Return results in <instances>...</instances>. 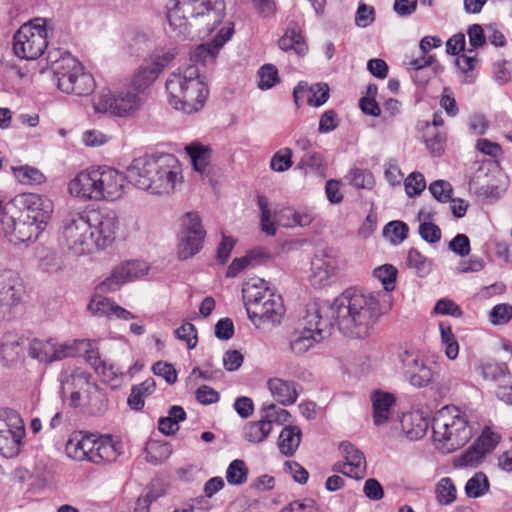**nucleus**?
<instances>
[{
	"label": "nucleus",
	"instance_id": "obj_4",
	"mask_svg": "<svg viewBox=\"0 0 512 512\" xmlns=\"http://www.w3.org/2000/svg\"><path fill=\"white\" fill-rule=\"evenodd\" d=\"M166 91L169 104L186 114L202 109L209 94L197 65L180 67L171 73L166 81Z\"/></svg>",
	"mask_w": 512,
	"mask_h": 512
},
{
	"label": "nucleus",
	"instance_id": "obj_24",
	"mask_svg": "<svg viewBox=\"0 0 512 512\" xmlns=\"http://www.w3.org/2000/svg\"><path fill=\"white\" fill-rule=\"evenodd\" d=\"M233 26L228 23L222 27L217 35L208 43L198 45L191 53V61L206 64L213 62L224 44L231 38Z\"/></svg>",
	"mask_w": 512,
	"mask_h": 512
},
{
	"label": "nucleus",
	"instance_id": "obj_28",
	"mask_svg": "<svg viewBox=\"0 0 512 512\" xmlns=\"http://www.w3.org/2000/svg\"><path fill=\"white\" fill-rule=\"evenodd\" d=\"M373 408V422L379 426L389 420L392 406L395 404L393 394L380 390L374 391L371 395Z\"/></svg>",
	"mask_w": 512,
	"mask_h": 512
},
{
	"label": "nucleus",
	"instance_id": "obj_53",
	"mask_svg": "<svg viewBox=\"0 0 512 512\" xmlns=\"http://www.w3.org/2000/svg\"><path fill=\"white\" fill-rule=\"evenodd\" d=\"M345 178L349 184L358 189H371L374 186L373 174L366 169H351Z\"/></svg>",
	"mask_w": 512,
	"mask_h": 512
},
{
	"label": "nucleus",
	"instance_id": "obj_61",
	"mask_svg": "<svg viewBox=\"0 0 512 512\" xmlns=\"http://www.w3.org/2000/svg\"><path fill=\"white\" fill-rule=\"evenodd\" d=\"M489 319L493 325H504L512 319V305L501 303L495 305L489 312Z\"/></svg>",
	"mask_w": 512,
	"mask_h": 512
},
{
	"label": "nucleus",
	"instance_id": "obj_31",
	"mask_svg": "<svg viewBox=\"0 0 512 512\" xmlns=\"http://www.w3.org/2000/svg\"><path fill=\"white\" fill-rule=\"evenodd\" d=\"M302 439V431L298 426H285L278 437L277 446L280 453L291 457L297 451Z\"/></svg>",
	"mask_w": 512,
	"mask_h": 512
},
{
	"label": "nucleus",
	"instance_id": "obj_16",
	"mask_svg": "<svg viewBox=\"0 0 512 512\" xmlns=\"http://www.w3.org/2000/svg\"><path fill=\"white\" fill-rule=\"evenodd\" d=\"M400 361L403 373L412 386L427 387L434 379L435 368L429 365L418 352L404 351L400 354Z\"/></svg>",
	"mask_w": 512,
	"mask_h": 512
},
{
	"label": "nucleus",
	"instance_id": "obj_59",
	"mask_svg": "<svg viewBox=\"0 0 512 512\" xmlns=\"http://www.w3.org/2000/svg\"><path fill=\"white\" fill-rule=\"evenodd\" d=\"M177 52L175 48H157L149 57V61L153 63L155 68H159L161 71L175 58Z\"/></svg>",
	"mask_w": 512,
	"mask_h": 512
},
{
	"label": "nucleus",
	"instance_id": "obj_19",
	"mask_svg": "<svg viewBox=\"0 0 512 512\" xmlns=\"http://www.w3.org/2000/svg\"><path fill=\"white\" fill-rule=\"evenodd\" d=\"M96 169L99 200H117L124 194L127 173L124 175L118 170L99 166Z\"/></svg>",
	"mask_w": 512,
	"mask_h": 512
},
{
	"label": "nucleus",
	"instance_id": "obj_64",
	"mask_svg": "<svg viewBox=\"0 0 512 512\" xmlns=\"http://www.w3.org/2000/svg\"><path fill=\"white\" fill-rule=\"evenodd\" d=\"M280 512H318L316 502L311 498L295 500L285 505Z\"/></svg>",
	"mask_w": 512,
	"mask_h": 512
},
{
	"label": "nucleus",
	"instance_id": "obj_27",
	"mask_svg": "<svg viewBox=\"0 0 512 512\" xmlns=\"http://www.w3.org/2000/svg\"><path fill=\"white\" fill-rule=\"evenodd\" d=\"M23 341L14 333H6L0 339V361L4 366L15 364L22 352Z\"/></svg>",
	"mask_w": 512,
	"mask_h": 512
},
{
	"label": "nucleus",
	"instance_id": "obj_38",
	"mask_svg": "<svg viewBox=\"0 0 512 512\" xmlns=\"http://www.w3.org/2000/svg\"><path fill=\"white\" fill-rule=\"evenodd\" d=\"M272 431V426L261 416L258 421H250L245 424L242 432L244 440L252 444L264 442Z\"/></svg>",
	"mask_w": 512,
	"mask_h": 512
},
{
	"label": "nucleus",
	"instance_id": "obj_29",
	"mask_svg": "<svg viewBox=\"0 0 512 512\" xmlns=\"http://www.w3.org/2000/svg\"><path fill=\"white\" fill-rule=\"evenodd\" d=\"M122 444L114 441L111 436L97 437L96 456L92 458V463H110L115 461L122 454Z\"/></svg>",
	"mask_w": 512,
	"mask_h": 512
},
{
	"label": "nucleus",
	"instance_id": "obj_40",
	"mask_svg": "<svg viewBox=\"0 0 512 512\" xmlns=\"http://www.w3.org/2000/svg\"><path fill=\"white\" fill-rule=\"evenodd\" d=\"M186 419V412L183 407L174 405L168 410L166 417L158 421V429L164 435H173L179 430V423Z\"/></svg>",
	"mask_w": 512,
	"mask_h": 512
},
{
	"label": "nucleus",
	"instance_id": "obj_56",
	"mask_svg": "<svg viewBox=\"0 0 512 512\" xmlns=\"http://www.w3.org/2000/svg\"><path fill=\"white\" fill-rule=\"evenodd\" d=\"M258 87L261 90H268L280 82L277 68L272 64L263 65L259 71Z\"/></svg>",
	"mask_w": 512,
	"mask_h": 512
},
{
	"label": "nucleus",
	"instance_id": "obj_39",
	"mask_svg": "<svg viewBox=\"0 0 512 512\" xmlns=\"http://www.w3.org/2000/svg\"><path fill=\"white\" fill-rule=\"evenodd\" d=\"M155 388L156 383L152 378H147L142 383L134 385L127 399L129 407L136 411L141 410L144 407L145 398L151 395Z\"/></svg>",
	"mask_w": 512,
	"mask_h": 512
},
{
	"label": "nucleus",
	"instance_id": "obj_45",
	"mask_svg": "<svg viewBox=\"0 0 512 512\" xmlns=\"http://www.w3.org/2000/svg\"><path fill=\"white\" fill-rule=\"evenodd\" d=\"M430 217V214L423 210L418 213V219L420 221L424 220V222L419 225V234L424 241L437 243L441 239V230L434 223L427 221Z\"/></svg>",
	"mask_w": 512,
	"mask_h": 512
},
{
	"label": "nucleus",
	"instance_id": "obj_46",
	"mask_svg": "<svg viewBox=\"0 0 512 512\" xmlns=\"http://www.w3.org/2000/svg\"><path fill=\"white\" fill-rule=\"evenodd\" d=\"M408 226L400 220H394L383 228V236L393 245L402 243L408 235Z\"/></svg>",
	"mask_w": 512,
	"mask_h": 512
},
{
	"label": "nucleus",
	"instance_id": "obj_11",
	"mask_svg": "<svg viewBox=\"0 0 512 512\" xmlns=\"http://www.w3.org/2000/svg\"><path fill=\"white\" fill-rule=\"evenodd\" d=\"M258 206L261 211V230L268 236L276 234V223L285 228L306 227L312 223L314 216L306 210H296L290 207L279 209L272 213L268 207V201L264 196H258Z\"/></svg>",
	"mask_w": 512,
	"mask_h": 512
},
{
	"label": "nucleus",
	"instance_id": "obj_17",
	"mask_svg": "<svg viewBox=\"0 0 512 512\" xmlns=\"http://www.w3.org/2000/svg\"><path fill=\"white\" fill-rule=\"evenodd\" d=\"M94 247L104 249L114 240L119 221L114 211H93L88 215Z\"/></svg>",
	"mask_w": 512,
	"mask_h": 512
},
{
	"label": "nucleus",
	"instance_id": "obj_15",
	"mask_svg": "<svg viewBox=\"0 0 512 512\" xmlns=\"http://www.w3.org/2000/svg\"><path fill=\"white\" fill-rule=\"evenodd\" d=\"M341 259L333 249L318 251L311 260L309 281L320 288L329 285L340 268Z\"/></svg>",
	"mask_w": 512,
	"mask_h": 512
},
{
	"label": "nucleus",
	"instance_id": "obj_49",
	"mask_svg": "<svg viewBox=\"0 0 512 512\" xmlns=\"http://www.w3.org/2000/svg\"><path fill=\"white\" fill-rule=\"evenodd\" d=\"M125 283L127 282L125 281L119 267L115 266L111 271V274L95 287V291L105 294L113 293L118 291Z\"/></svg>",
	"mask_w": 512,
	"mask_h": 512
},
{
	"label": "nucleus",
	"instance_id": "obj_21",
	"mask_svg": "<svg viewBox=\"0 0 512 512\" xmlns=\"http://www.w3.org/2000/svg\"><path fill=\"white\" fill-rule=\"evenodd\" d=\"M285 313L281 295L266 294V299L249 310L248 317L254 323L271 322L280 323Z\"/></svg>",
	"mask_w": 512,
	"mask_h": 512
},
{
	"label": "nucleus",
	"instance_id": "obj_1",
	"mask_svg": "<svg viewBox=\"0 0 512 512\" xmlns=\"http://www.w3.org/2000/svg\"><path fill=\"white\" fill-rule=\"evenodd\" d=\"M390 296L382 292H363L356 288L344 290L327 307L312 306L307 310L303 326L289 336L290 351L302 356L331 335L333 325L352 339L371 335L380 318L390 308Z\"/></svg>",
	"mask_w": 512,
	"mask_h": 512
},
{
	"label": "nucleus",
	"instance_id": "obj_55",
	"mask_svg": "<svg viewBox=\"0 0 512 512\" xmlns=\"http://www.w3.org/2000/svg\"><path fill=\"white\" fill-rule=\"evenodd\" d=\"M260 416H262L263 419L268 421L272 426L273 423L282 425L287 422L290 417V413L286 409L278 407L275 404H268L262 407Z\"/></svg>",
	"mask_w": 512,
	"mask_h": 512
},
{
	"label": "nucleus",
	"instance_id": "obj_63",
	"mask_svg": "<svg viewBox=\"0 0 512 512\" xmlns=\"http://www.w3.org/2000/svg\"><path fill=\"white\" fill-rule=\"evenodd\" d=\"M39 266L43 272L57 274L64 269L65 263L57 253H49L40 260Z\"/></svg>",
	"mask_w": 512,
	"mask_h": 512
},
{
	"label": "nucleus",
	"instance_id": "obj_44",
	"mask_svg": "<svg viewBox=\"0 0 512 512\" xmlns=\"http://www.w3.org/2000/svg\"><path fill=\"white\" fill-rule=\"evenodd\" d=\"M13 174L23 185H38L44 182L45 176L37 168L28 165L13 167Z\"/></svg>",
	"mask_w": 512,
	"mask_h": 512
},
{
	"label": "nucleus",
	"instance_id": "obj_13",
	"mask_svg": "<svg viewBox=\"0 0 512 512\" xmlns=\"http://www.w3.org/2000/svg\"><path fill=\"white\" fill-rule=\"evenodd\" d=\"M86 341L57 342L53 339H33L29 343L28 355L41 363H52L78 355L79 345Z\"/></svg>",
	"mask_w": 512,
	"mask_h": 512
},
{
	"label": "nucleus",
	"instance_id": "obj_10",
	"mask_svg": "<svg viewBox=\"0 0 512 512\" xmlns=\"http://www.w3.org/2000/svg\"><path fill=\"white\" fill-rule=\"evenodd\" d=\"M48 32L44 19H35L21 26L13 38V50L17 57L26 60L39 58L48 45Z\"/></svg>",
	"mask_w": 512,
	"mask_h": 512
},
{
	"label": "nucleus",
	"instance_id": "obj_30",
	"mask_svg": "<svg viewBox=\"0 0 512 512\" xmlns=\"http://www.w3.org/2000/svg\"><path fill=\"white\" fill-rule=\"evenodd\" d=\"M191 158L194 170L202 177H208L211 173L210 161L212 149L198 143H192L185 148Z\"/></svg>",
	"mask_w": 512,
	"mask_h": 512
},
{
	"label": "nucleus",
	"instance_id": "obj_7",
	"mask_svg": "<svg viewBox=\"0 0 512 512\" xmlns=\"http://www.w3.org/2000/svg\"><path fill=\"white\" fill-rule=\"evenodd\" d=\"M53 74L58 89L66 94L84 97L92 94L96 88L93 76L84 71L81 63L70 55L56 62Z\"/></svg>",
	"mask_w": 512,
	"mask_h": 512
},
{
	"label": "nucleus",
	"instance_id": "obj_26",
	"mask_svg": "<svg viewBox=\"0 0 512 512\" xmlns=\"http://www.w3.org/2000/svg\"><path fill=\"white\" fill-rule=\"evenodd\" d=\"M272 293L273 291L269 288L268 283L263 279L255 278L247 281L242 288V295L247 313L254 306L266 299V294Z\"/></svg>",
	"mask_w": 512,
	"mask_h": 512
},
{
	"label": "nucleus",
	"instance_id": "obj_57",
	"mask_svg": "<svg viewBox=\"0 0 512 512\" xmlns=\"http://www.w3.org/2000/svg\"><path fill=\"white\" fill-rule=\"evenodd\" d=\"M437 500L440 504L449 505L456 499V488L448 477L442 478L436 486Z\"/></svg>",
	"mask_w": 512,
	"mask_h": 512
},
{
	"label": "nucleus",
	"instance_id": "obj_8",
	"mask_svg": "<svg viewBox=\"0 0 512 512\" xmlns=\"http://www.w3.org/2000/svg\"><path fill=\"white\" fill-rule=\"evenodd\" d=\"M88 215L85 212H68L61 225L59 244L74 255L90 253L94 248Z\"/></svg>",
	"mask_w": 512,
	"mask_h": 512
},
{
	"label": "nucleus",
	"instance_id": "obj_5",
	"mask_svg": "<svg viewBox=\"0 0 512 512\" xmlns=\"http://www.w3.org/2000/svg\"><path fill=\"white\" fill-rule=\"evenodd\" d=\"M433 440L445 452L464 446L472 437L467 415L456 406H445L432 421Z\"/></svg>",
	"mask_w": 512,
	"mask_h": 512
},
{
	"label": "nucleus",
	"instance_id": "obj_43",
	"mask_svg": "<svg viewBox=\"0 0 512 512\" xmlns=\"http://www.w3.org/2000/svg\"><path fill=\"white\" fill-rule=\"evenodd\" d=\"M489 480L483 472H477L465 485V493L469 498H478L489 491Z\"/></svg>",
	"mask_w": 512,
	"mask_h": 512
},
{
	"label": "nucleus",
	"instance_id": "obj_58",
	"mask_svg": "<svg viewBox=\"0 0 512 512\" xmlns=\"http://www.w3.org/2000/svg\"><path fill=\"white\" fill-rule=\"evenodd\" d=\"M292 150L290 148H283L277 151L270 160V167L275 172H284L291 168Z\"/></svg>",
	"mask_w": 512,
	"mask_h": 512
},
{
	"label": "nucleus",
	"instance_id": "obj_54",
	"mask_svg": "<svg viewBox=\"0 0 512 512\" xmlns=\"http://www.w3.org/2000/svg\"><path fill=\"white\" fill-rule=\"evenodd\" d=\"M439 329L441 333V341L445 350V354L449 359L454 360L459 353V345L456 340V337L453 334L452 329L449 325L440 323Z\"/></svg>",
	"mask_w": 512,
	"mask_h": 512
},
{
	"label": "nucleus",
	"instance_id": "obj_37",
	"mask_svg": "<svg viewBox=\"0 0 512 512\" xmlns=\"http://www.w3.org/2000/svg\"><path fill=\"white\" fill-rule=\"evenodd\" d=\"M279 48L283 51H294L295 54L303 56L308 50L306 41L301 32L295 27L288 28L278 41Z\"/></svg>",
	"mask_w": 512,
	"mask_h": 512
},
{
	"label": "nucleus",
	"instance_id": "obj_35",
	"mask_svg": "<svg viewBox=\"0 0 512 512\" xmlns=\"http://www.w3.org/2000/svg\"><path fill=\"white\" fill-rule=\"evenodd\" d=\"M12 224L11 230H6L7 234L14 236L17 242H26L35 240L42 231L36 225L25 219L15 220L13 217L7 218V224Z\"/></svg>",
	"mask_w": 512,
	"mask_h": 512
},
{
	"label": "nucleus",
	"instance_id": "obj_33",
	"mask_svg": "<svg viewBox=\"0 0 512 512\" xmlns=\"http://www.w3.org/2000/svg\"><path fill=\"white\" fill-rule=\"evenodd\" d=\"M159 74V68H155L153 63L146 59L135 71L130 87L143 95V91L157 79Z\"/></svg>",
	"mask_w": 512,
	"mask_h": 512
},
{
	"label": "nucleus",
	"instance_id": "obj_9",
	"mask_svg": "<svg viewBox=\"0 0 512 512\" xmlns=\"http://www.w3.org/2000/svg\"><path fill=\"white\" fill-rule=\"evenodd\" d=\"M144 103V97L130 86L117 92L101 91L93 102L96 113L107 114L119 118H130L136 115Z\"/></svg>",
	"mask_w": 512,
	"mask_h": 512
},
{
	"label": "nucleus",
	"instance_id": "obj_52",
	"mask_svg": "<svg viewBox=\"0 0 512 512\" xmlns=\"http://www.w3.org/2000/svg\"><path fill=\"white\" fill-rule=\"evenodd\" d=\"M126 282L136 280L144 276L148 271V265L144 261H126L117 265Z\"/></svg>",
	"mask_w": 512,
	"mask_h": 512
},
{
	"label": "nucleus",
	"instance_id": "obj_60",
	"mask_svg": "<svg viewBox=\"0 0 512 512\" xmlns=\"http://www.w3.org/2000/svg\"><path fill=\"white\" fill-rule=\"evenodd\" d=\"M484 457L485 454L474 444L455 461V465L459 467H477Z\"/></svg>",
	"mask_w": 512,
	"mask_h": 512
},
{
	"label": "nucleus",
	"instance_id": "obj_20",
	"mask_svg": "<svg viewBox=\"0 0 512 512\" xmlns=\"http://www.w3.org/2000/svg\"><path fill=\"white\" fill-rule=\"evenodd\" d=\"M344 462H336L332 470L354 479H362L366 474V459L362 451L350 442H342L339 446Z\"/></svg>",
	"mask_w": 512,
	"mask_h": 512
},
{
	"label": "nucleus",
	"instance_id": "obj_48",
	"mask_svg": "<svg viewBox=\"0 0 512 512\" xmlns=\"http://www.w3.org/2000/svg\"><path fill=\"white\" fill-rule=\"evenodd\" d=\"M407 265L415 270L419 277L427 276L432 268V262L417 249H410L407 255Z\"/></svg>",
	"mask_w": 512,
	"mask_h": 512
},
{
	"label": "nucleus",
	"instance_id": "obj_23",
	"mask_svg": "<svg viewBox=\"0 0 512 512\" xmlns=\"http://www.w3.org/2000/svg\"><path fill=\"white\" fill-rule=\"evenodd\" d=\"M69 193L82 200H99L96 169L79 172L68 184Z\"/></svg>",
	"mask_w": 512,
	"mask_h": 512
},
{
	"label": "nucleus",
	"instance_id": "obj_3",
	"mask_svg": "<svg viewBox=\"0 0 512 512\" xmlns=\"http://www.w3.org/2000/svg\"><path fill=\"white\" fill-rule=\"evenodd\" d=\"M167 19L175 36L186 38L195 28L199 34H209L225 17L224 0H171Z\"/></svg>",
	"mask_w": 512,
	"mask_h": 512
},
{
	"label": "nucleus",
	"instance_id": "obj_41",
	"mask_svg": "<svg viewBox=\"0 0 512 512\" xmlns=\"http://www.w3.org/2000/svg\"><path fill=\"white\" fill-rule=\"evenodd\" d=\"M446 138V133L444 131L433 130L430 123H425L423 140L432 155L440 156L444 152Z\"/></svg>",
	"mask_w": 512,
	"mask_h": 512
},
{
	"label": "nucleus",
	"instance_id": "obj_50",
	"mask_svg": "<svg viewBox=\"0 0 512 512\" xmlns=\"http://www.w3.org/2000/svg\"><path fill=\"white\" fill-rule=\"evenodd\" d=\"M397 274V269L391 264H384L373 271L374 277L382 283L386 292H391L395 289Z\"/></svg>",
	"mask_w": 512,
	"mask_h": 512
},
{
	"label": "nucleus",
	"instance_id": "obj_62",
	"mask_svg": "<svg viewBox=\"0 0 512 512\" xmlns=\"http://www.w3.org/2000/svg\"><path fill=\"white\" fill-rule=\"evenodd\" d=\"M309 94L311 95L307 103L313 107H320L329 99V87L325 83H317L310 87Z\"/></svg>",
	"mask_w": 512,
	"mask_h": 512
},
{
	"label": "nucleus",
	"instance_id": "obj_32",
	"mask_svg": "<svg viewBox=\"0 0 512 512\" xmlns=\"http://www.w3.org/2000/svg\"><path fill=\"white\" fill-rule=\"evenodd\" d=\"M268 387L275 400L282 405H291L297 400L298 394L292 381L274 378L268 381Z\"/></svg>",
	"mask_w": 512,
	"mask_h": 512
},
{
	"label": "nucleus",
	"instance_id": "obj_34",
	"mask_svg": "<svg viewBox=\"0 0 512 512\" xmlns=\"http://www.w3.org/2000/svg\"><path fill=\"white\" fill-rule=\"evenodd\" d=\"M401 424L406 438L411 441L424 437L428 429V421L420 413L405 414Z\"/></svg>",
	"mask_w": 512,
	"mask_h": 512
},
{
	"label": "nucleus",
	"instance_id": "obj_18",
	"mask_svg": "<svg viewBox=\"0 0 512 512\" xmlns=\"http://www.w3.org/2000/svg\"><path fill=\"white\" fill-rule=\"evenodd\" d=\"M18 202L25 213L22 219L30 221L32 225L43 230L51 218L53 202L46 196L34 193L19 195Z\"/></svg>",
	"mask_w": 512,
	"mask_h": 512
},
{
	"label": "nucleus",
	"instance_id": "obj_6",
	"mask_svg": "<svg viewBox=\"0 0 512 512\" xmlns=\"http://www.w3.org/2000/svg\"><path fill=\"white\" fill-rule=\"evenodd\" d=\"M90 379L91 375L78 367H66L61 370L58 376L61 394L63 397H69L71 406H92L103 396L99 387Z\"/></svg>",
	"mask_w": 512,
	"mask_h": 512
},
{
	"label": "nucleus",
	"instance_id": "obj_12",
	"mask_svg": "<svg viewBox=\"0 0 512 512\" xmlns=\"http://www.w3.org/2000/svg\"><path fill=\"white\" fill-rule=\"evenodd\" d=\"M25 427L20 415L9 408L0 409V454L13 458L20 452Z\"/></svg>",
	"mask_w": 512,
	"mask_h": 512
},
{
	"label": "nucleus",
	"instance_id": "obj_14",
	"mask_svg": "<svg viewBox=\"0 0 512 512\" xmlns=\"http://www.w3.org/2000/svg\"><path fill=\"white\" fill-rule=\"evenodd\" d=\"M205 230L197 213L189 212L182 220V228L178 234L177 257L187 260L195 256L203 247Z\"/></svg>",
	"mask_w": 512,
	"mask_h": 512
},
{
	"label": "nucleus",
	"instance_id": "obj_42",
	"mask_svg": "<svg viewBox=\"0 0 512 512\" xmlns=\"http://www.w3.org/2000/svg\"><path fill=\"white\" fill-rule=\"evenodd\" d=\"M102 294L103 293L95 291L87 305V310L93 316L110 318L113 313L115 302L104 297Z\"/></svg>",
	"mask_w": 512,
	"mask_h": 512
},
{
	"label": "nucleus",
	"instance_id": "obj_51",
	"mask_svg": "<svg viewBox=\"0 0 512 512\" xmlns=\"http://www.w3.org/2000/svg\"><path fill=\"white\" fill-rule=\"evenodd\" d=\"M248 468L243 460H233L226 471V479L230 485H242L247 481Z\"/></svg>",
	"mask_w": 512,
	"mask_h": 512
},
{
	"label": "nucleus",
	"instance_id": "obj_47",
	"mask_svg": "<svg viewBox=\"0 0 512 512\" xmlns=\"http://www.w3.org/2000/svg\"><path fill=\"white\" fill-rule=\"evenodd\" d=\"M147 462L158 465L164 462L171 454V448L168 443L149 442L145 449Z\"/></svg>",
	"mask_w": 512,
	"mask_h": 512
},
{
	"label": "nucleus",
	"instance_id": "obj_22",
	"mask_svg": "<svg viewBox=\"0 0 512 512\" xmlns=\"http://www.w3.org/2000/svg\"><path fill=\"white\" fill-rule=\"evenodd\" d=\"M23 292L22 280L12 270H0V314L16 305Z\"/></svg>",
	"mask_w": 512,
	"mask_h": 512
},
{
	"label": "nucleus",
	"instance_id": "obj_2",
	"mask_svg": "<svg viewBox=\"0 0 512 512\" xmlns=\"http://www.w3.org/2000/svg\"><path fill=\"white\" fill-rule=\"evenodd\" d=\"M127 180L138 189L155 195H170L183 184L182 165L169 153L146 154L132 160Z\"/></svg>",
	"mask_w": 512,
	"mask_h": 512
},
{
	"label": "nucleus",
	"instance_id": "obj_25",
	"mask_svg": "<svg viewBox=\"0 0 512 512\" xmlns=\"http://www.w3.org/2000/svg\"><path fill=\"white\" fill-rule=\"evenodd\" d=\"M73 341H86L88 345H79L78 354L84 352L85 360L89 365L107 379H113L117 376L118 370L115 369L114 365L108 364L105 360L100 357L99 350L94 347L93 343L89 339H74Z\"/></svg>",
	"mask_w": 512,
	"mask_h": 512
},
{
	"label": "nucleus",
	"instance_id": "obj_36",
	"mask_svg": "<svg viewBox=\"0 0 512 512\" xmlns=\"http://www.w3.org/2000/svg\"><path fill=\"white\" fill-rule=\"evenodd\" d=\"M92 439V434H74L65 445L66 455L76 461H85L87 458V451Z\"/></svg>",
	"mask_w": 512,
	"mask_h": 512
}]
</instances>
